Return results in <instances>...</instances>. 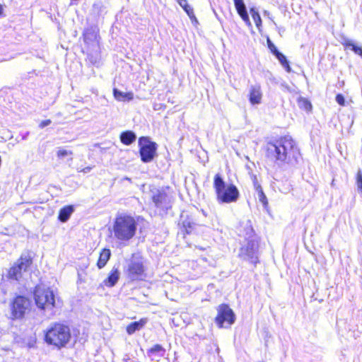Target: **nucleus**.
Returning a JSON list of instances; mask_svg holds the SVG:
<instances>
[{"label":"nucleus","mask_w":362,"mask_h":362,"mask_svg":"<svg viewBox=\"0 0 362 362\" xmlns=\"http://www.w3.org/2000/svg\"><path fill=\"white\" fill-rule=\"evenodd\" d=\"M91 169H92L91 167H86V168H83L81 171L83 172L84 173H87L90 172Z\"/></svg>","instance_id":"f704fd0d"},{"label":"nucleus","mask_w":362,"mask_h":362,"mask_svg":"<svg viewBox=\"0 0 362 362\" xmlns=\"http://www.w3.org/2000/svg\"><path fill=\"white\" fill-rule=\"evenodd\" d=\"M139 153L144 163L151 162L156 155L157 144L148 137L141 136L139 139Z\"/></svg>","instance_id":"6e6552de"},{"label":"nucleus","mask_w":362,"mask_h":362,"mask_svg":"<svg viewBox=\"0 0 362 362\" xmlns=\"http://www.w3.org/2000/svg\"><path fill=\"white\" fill-rule=\"evenodd\" d=\"M250 13L256 24V26L259 28L262 24V20L258 11H257L254 8H252L250 9Z\"/></svg>","instance_id":"393cba45"},{"label":"nucleus","mask_w":362,"mask_h":362,"mask_svg":"<svg viewBox=\"0 0 362 362\" xmlns=\"http://www.w3.org/2000/svg\"><path fill=\"white\" fill-rule=\"evenodd\" d=\"M239 16L241 17V18L245 22V23H250V18L249 15L247 13V10L243 12H240L238 13Z\"/></svg>","instance_id":"7c9ffc66"},{"label":"nucleus","mask_w":362,"mask_h":362,"mask_svg":"<svg viewBox=\"0 0 362 362\" xmlns=\"http://www.w3.org/2000/svg\"><path fill=\"white\" fill-rule=\"evenodd\" d=\"M179 226L182 230H185L186 233L189 234L193 230L195 223L187 214L182 213L180 215Z\"/></svg>","instance_id":"4468645a"},{"label":"nucleus","mask_w":362,"mask_h":362,"mask_svg":"<svg viewBox=\"0 0 362 362\" xmlns=\"http://www.w3.org/2000/svg\"><path fill=\"white\" fill-rule=\"evenodd\" d=\"M146 319H141L139 321L130 323L127 327V332L129 334H134L136 331L141 329L146 324Z\"/></svg>","instance_id":"aec40b11"},{"label":"nucleus","mask_w":362,"mask_h":362,"mask_svg":"<svg viewBox=\"0 0 362 362\" xmlns=\"http://www.w3.org/2000/svg\"><path fill=\"white\" fill-rule=\"evenodd\" d=\"M51 120L50 119H46V120H43L40 122V124H39V127L42 129L48 125H49L51 124Z\"/></svg>","instance_id":"473e14b6"},{"label":"nucleus","mask_w":362,"mask_h":362,"mask_svg":"<svg viewBox=\"0 0 362 362\" xmlns=\"http://www.w3.org/2000/svg\"><path fill=\"white\" fill-rule=\"evenodd\" d=\"M311 107H312V105H311V104H310L309 102H308V101H305V108L307 110H310V109H311Z\"/></svg>","instance_id":"72a5a7b5"},{"label":"nucleus","mask_w":362,"mask_h":362,"mask_svg":"<svg viewBox=\"0 0 362 362\" xmlns=\"http://www.w3.org/2000/svg\"><path fill=\"white\" fill-rule=\"evenodd\" d=\"M262 91L259 84H255L250 86L249 88V101L255 105H259L262 103Z\"/></svg>","instance_id":"ddd939ff"},{"label":"nucleus","mask_w":362,"mask_h":362,"mask_svg":"<svg viewBox=\"0 0 362 362\" xmlns=\"http://www.w3.org/2000/svg\"><path fill=\"white\" fill-rule=\"evenodd\" d=\"M33 263V259L28 252H23L20 258L8 270L7 277L11 280L20 281L24 278Z\"/></svg>","instance_id":"423d86ee"},{"label":"nucleus","mask_w":362,"mask_h":362,"mask_svg":"<svg viewBox=\"0 0 362 362\" xmlns=\"http://www.w3.org/2000/svg\"><path fill=\"white\" fill-rule=\"evenodd\" d=\"M120 272L118 268L113 267L107 279L103 281V284L107 287H113L119 279Z\"/></svg>","instance_id":"2eb2a0df"},{"label":"nucleus","mask_w":362,"mask_h":362,"mask_svg":"<svg viewBox=\"0 0 362 362\" xmlns=\"http://www.w3.org/2000/svg\"><path fill=\"white\" fill-rule=\"evenodd\" d=\"M165 353V349L160 344H156L148 351L149 356L153 359L158 360L157 358L164 356Z\"/></svg>","instance_id":"f3484780"},{"label":"nucleus","mask_w":362,"mask_h":362,"mask_svg":"<svg viewBox=\"0 0 362 362\" xmlns=\"http://www.w3.org/2000/svg\"><path fill=\"white\" fill-rule=\"evenodd\" d=\"M30 306V301L28 298L18 296L13 299L11 305V318L20 319L24 317L27 310Z\"/></svg>","instance_id":"1a4fd4ad"},{"label":"nucleus","mask_w":362,"mask_h":362,"mask_svg":"<svg viewBox=\"0 0 362 362\" xmlns=\"http://www.w3.org/2000/svg\"><path fill=\"white\" fill-rule=\"evenodd\" d=\"M151 199L157 208L166 211L171 207L170 199L166 192L155 189L151 191Z\"/></svg>","instance_id":"9b49d317"},{"label":"nucleus","mask_w":362,"mask_h":362,"mask_svg":"<svg viewBox=\"0 0 362 362\" xmlns=\"http://www.w3.org/2000/svg\"><path fill=\"white\" fill-rule=\"evenodd\" d=\"M264 148L266 158L279 167L294 165L300 156L296 141L288 135L268 141Z\"/></svg>","instance_id":"f257e3e1"},{"label":"nucleus","mask_w":362,"mask_h":362,"mask_svg":"<svg viewBox=\"0 0 362 362\" xmlns=\"http://www.w3.org/2000/svg\"><path fill=\"white\" fill-rule=\"evenodd\" d=\"M258 190V194H259V199L261 202L263 204H265L267 202V197L265 194H264L262 187L260 186H258L257 187Z\"/></svg>","instance_id":"c85d7f7f"},{"label":"nucleus","mask_w":362,"mask_h":362,"mask_svg":"<svg viewBox=\"0 0 362 362\" xmlns=\"http://www.w3.org/2000/svg\"><path fill=\"white\" fill-rule=\"evenodd\" d=\"M272 23H274V25H276V23L274 21H272Z\"/></svg>","instance_id":"a19ab883"},{"label":"nucleus","mask_w":362,"mask_h":362,"mask_svg":"<svg viewBox=\"0 0 362 362\" xmlns=\"http://www.w3.org/2000/svg\"><path fill=\"white\" fill-rule=\"evenodd\" d=\"M120 141L124 145H131L136 139V134L132 131H125L120 134Z\"/></svg>","instance_id":"dca6fc26"},{"label":"nucleus","mask_w":362,"mask_h":362,"mask_svg":"<svg viewBox=\"0 0 362 362\" xmlns=\"http://www.w3.org/2000/svg\"><path fill=\"white\" fill-rule=\"evenodd\" d=\"M264 16H268L269 18H271L269 17V13L268 11H264Z\"/></svg>","instance_id":"4c0bfd02"},{"label":"nucleus","mask_w":362,"mask_h":362,"mask_svg":"<svg viewBox=\"0 0 362 362\" xmlns=\"http://www.w3.org/2000/svg\"><path fill=\"white\" fill-rule=\"evenodd\" d=\"M280 64L285 68V69L288 71H291V67L289 66L288 62L286 57L285 55H284L282 53L279 52L275 56Z\"/></svg>","instance_id":"b1692460"},{"label":"nucleus","mask_w":362,"mask_h":362,"mask_svg":"<svg viewBox=\"0 0 362 362\" xmlns=\"http://www.w3.org/2000/svg\"><path fill=\"white\" fill-rule=\"evenodd\" d=\"M3 11H4L3 6L1 4H0V16L2 15Z\"/></svg>","instance_id":"c9c22d12"},{"label":"nucleus","mask_w":362,"mask_h":362,"mask_svg":"<svg viewBox=\"0 0 362 362\" xmlns=\"http://www.w3.org/2000/svg\"><path fill=\"white\" fill-rule=\"evenodd\" d=\"M71 154H72L71 151H68L64 150V149H60L57 152L58 157H64L66 156L71 155Z\"/></svg>","instance_id":"2f4dec72"},{"label":"nucleus","mask_w":362,"mask_h":362,"mask_svg":"<svg viewBox=\"0 0 362 362\" xmlns=\"http://www.w3.org/2000/svg\"><path fill=\"white\" fill-rule=\"evenodd\" d=\"M88 58H89V60L91 62V63H93V64H95V63H96V61H94V62H93V61L91 59V57H88Z\"/></svg>","instance_id":"58836bf2"},{"label":"nucleus","mask_w":362,"mask_h":362,"mask_svg":"<svg viewBox=\"0 0 362 362\" xmlns=\"http://www.w3.org/2000/svg\"><path fill=\"white\" fill-rule=\"evenodd\" d=\"M73 212L74 207L72 206H66L59 211V219L62 222H66L68 221Z\"/></svg>","instance_id":"412c9836"},{"label":"nucleus","mask_w":362,"mask_h":362,"mask_svg":"<svg viewBox=\"0 0 362 362\" xmlns=\"http://www.w3.org/2000/svg\"><path fill=\"white\" fill-rule=\"evenodd\" d=\"M113 94L115 98L118 101H130L134 98V94L132 92L124 93L117 90V88H114Z\"/></svg>","instance_id":"a211bd4d"},{"label":"nucleus","mask_w":362,"mask_h":362,"mask_svg":"<svg viewBox=\"0 0 362 362\" xmlns=\"http://www.w3.org/2000/svg\"><path fill=\"white\" fill-rule=\"evenodd\" d=\"M336 101L337 103L341 106L345 105V98L341 94H337L336 96Z\"/></svg>","instance_id":"c756f323"},{"label":"nucleus","mask_w":362,"mask_h":362,"mask_svg":"<svg viewBox=\"0 0 362 362\" xmlns=\"http://www.w3.org/2000/svg\"><path fill=\"white\" fill-rule=\"evenodd\" d=\"M192 21V23L194 24V23H198V21L197 19V18L195 17V19L193 18V19H191Z\"/></svg>","instance_id":"e433bc0d"},{"label":"nucleus","mask_w":362,"mask_h":362,"mask_svg":"<svg viewBox=\"0 0 362 362\" xmlns=\"http://www.w3.org/2000/svg\"><path fill=\"white\" fill-rule=\"evenodd\" d=\"M136 226L137 223L132 216L119 215L116 217L112 226L114 237L122 242L129 241L134 236Z\"/></svg>","instance_id":"f03ea898"},{"label":"nucleus","mask_w":362,"mask_h":362,"mask_svg":"<svg viewBox=\"0 0 362 362\" xmlns=\"http://www.w3.org/2000/svg\"><path fill=\"white\" fill-rule=\"evenodd\" d=\"M346 49H350L355 54L360 55L362 57V47L356 45L352 41L346 40L344 43Z\"/></svg>","instance_id":"5701e85b"},{"label":"nucleus","mask_w":362,"mask_h":362,"mask_svg":"<svg viewBox=\"0 0 362 362\" xmlns=\"http://www.w3.org/2000/svg\"><path fill=\"white\" fill-rule=\"evenodd\" d=\"M233 1L238 13L247 10L243 0H233Z\"/></svg>","instance_id":"a878e982"},{"label":"nucleus","mask_w":362,"mask_h":362,"mask_svg":"<svg viewBox=\"0 0 362 362\" xmlns=\"http://www.w3.org/2000/svg\"><path fill=\"white\" fill-rule=\"evenodd\" d=\"M267 45L271 52L274 56H276L278 53L280 52L269 38H267Z\"/></svg>","instance_id":"cd10ccee"},{"label":"nucleus","mask_w":362,"mask_h":362,"mask_svg":"<svg viewBox=\"0 0 362 362\" xmlns=\"http://www.w3.org/2000/svg\"><path fill=\"white\" fill-rule=\"evenodd\" d=\"M110 256H111L110 250L104 248L101 251V252L100 254L99 259L97 262V266H98V269H102L106 265L107 262H108V260L110 258Z\"/></svg>","instance_id":"6ab92c4d"},{"label":"nucleus","mask_w":362,"mask_h":362,"mask_svg":"<svg viewBox=\"0 0 362 362\" xmlns=\"http://www.w3.org/2000/svg\"><path fill=\"white\" fill-rule=\"evenodd\" d=\"M257 243L255 240H249L240 250L239 255L244 259L249 260L252 264L257 262Z\"/></svg>","instance_id":"f8f14e48"},{"label":"nucleus","mask_w":362,"mask_h":362,"mask_svg":"<svg viewBox=\"0 0 362 362\" xmlns=\"http://www.w3.org/2000/svg\"><path fill=\"white\" fill-rule=\"evenodd\" d=\"M235 322V314L228 305L222 304L218 309L216 322L219 327H227Z\"/></svg>","instance_id":"9d476101"},{"label":"nucleus","mask_w":362,"mask_h":362,"mask_svg":"<svg viewBox=\"0 0 362 362\" xmlns=\"http://www.w3.org/2000/svg\"><path fill=\"white\" fill-rule=\"evenodd\" d=\"M334 180H332V185H334Z\"/></svg>","instance_id":"ea45409f"},{"label":"nucleus","mask_w":362,"mask_h":362,"mask_svg":"<svg viewBox=\"0 0 362 362\" xmlns=\"http://www.w3.org/2000/svg\"><path fill=\"white\" fill-rule=\"evenodd\" d=\"M356 185L358 191L362 194V172L358 170L356 175Z\"/></svg>","instance_id":"bb28decb"},{"label":"nucleus","mask_w":362,"mask_h":362,"mask_svg":"<svg viewBox=\"0 0 362 362\" xmlns=\"http://www.w3.org/2000/svg\"><path fill=\"white\" fill-rule=\"evenodd\" d=\"M35 300L37 306L42 310H52L55 307V295L49 288L40 286L35 287Z\"/></svg>","instance_id":"0eeeda50"},{"label":"nucleus","mask_w":362,"mask_h":362,"mask_svg":"<svg viewBox=\"0 0 362 362\" xmlns=\"http://www.w3.org/2000/svg\"><path fill=\"white\" fill-rule=\"evenodd\" d=\"M178 4L183 8V10L187 13V16L190 19H195V15L194 13L193 8L188 4L187 0H176Z\"/></svg>","instance_id":"4be33fe9"},{"label":"nucleus","mask_w":362,"mask_h":362,"mask_svg":"<svg viewBox=\"0 0 362 362\" xmlns=\"http://www.w3.org/2000/svg\"><path fill=\"white\" fill-rule=\"evenodd\" d=\"M71 339L70 329L60 323L52 325L45 333V341L58 348L64 347Z\"/></svg>","instance_id":"20e7f679"},{"label":"nucleus","mask_w":362,"mask_h":362,"mask_svg":"<svg viewBox=\"0 0 362 362\" xmlns=\"http://www.w3.org/2000/svg\"><path fill=\"white\" fill-rule=\"evenodd\" d=\"M144 259L137 254L132 255L127 265V275L132 281H141L146 277Z\"/></svg>","instance_id":"39448f33"},{"label":"nucleus","mask_w":362,"mask_h":362,"mask_svg":"<svg viewBox=\"0 0 362 362\" xmlns=\"http://www.w3.org/2000/svg\"><path fill=\"white\" fill-rule=\"evenodd\" d=\"M214 187L216 199L220 204L233 203L239 199L240 192L237 187L232 183L226 184L218 173L214 176Z\"/></svg>","instance_id":"7ed1b4c3"}]
</instances>
